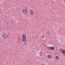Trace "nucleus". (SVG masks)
Returning <instances> with one entry per match:
<instances>
[{
    "label": "nucleus",
    "mask_w": 65,
    "mask_h": 65,
    "mask_svg": "<svg viewBox=\"0 0 65 65\" xmlns=\"http://www.w3.org/2000/svg\"><path fill=\"white\" fill-rule=\"evenodd\" d=\"M47 49H48L49 50H51V51H53V50H54L55 49V48H54V46H53V47H47Z\"/></svg>",
    "instance_id": "f257e3e1"
},
{
    "label": "nucleus",
    "mask_w": 65,
    "mask_h": 65,
    "mask_svg": "<svg viewBox=\"0 0 65 65\" xmlns=\"http://www.w3.org/2000/svg\"><path fill=\"white\" fill-rule=\"evenodd\" d=\"M3 37L4 39H6L7 37V35L6 34H4L3 35Z\"/></svg>",
    "instance_id": "f03ea898"
},
{
    "label": "nucleus",
    "mask_w": 65,
    "mask_h": 65,
    "mask_svg": "<svg viewBox=\"0 0 65 65\" xmlns=\"http://www.w3.org/2000/svg\"><path fill=\"white\" fill-rule=\"evenodd\" d=\"M28 12V11H27V10L26 9H23L22 10V12L24 14H26Z\"/></svg>",
    "instance_id": "7ed1b4c3"
},
{
    "label": "nucleus",
    "mask_w": 65,
    "mask_h": 65,
    "mask_svg": "<svg viewBox=\"0 0 65 65\" xmlns=\"http://www.w3.org/2000/svg\"><path fill=\"white\" fill-rule=\"evenodd\" d=\"M60 51L61 52V53L65 55V50H62L61 49H60Z\"/></svg>",
    "instance_id": "20e7f679"
},
{
    "label": "nucleus",
    "mask_w": 65,
    "mask_h": 65,
    "mask_svg": "<svg viewBox=\"0 0 65 65\" xmlns=\"http://www.w3.org/2000/svg\"><path fill=\"white\" fill-rule=\"evenodd\" d=\"M30 12V13L31 15H33V11H32V10H31Z\"/></svg>",
    "instance_id": "39448f33"
},
{
    "label": "nucleus",
    "mask_w": 65,
    "mask_h": 65,
    "mask_svg": "<svg viewBox=\"0 0 65 65\" xmlns=\"http://www.w3.org/2000/svg\"><path fill=\"white\" fill-rule=\"evenodd\" d=\"M22 40L24 42H25L26 41V38H23Z\"/></svg>",
    "instance_id": "423d86ee"
},
{
    "label": "nucleus",
    "mask_w": 65,
    "mask_h": 65,
    "mask_svg": "<svg viewBox=\"0 0 65 65\" xmlns=\"http://www.w3.org/2000/svg\"><path fill=\"white\" fill-rule=\"evenodd\" d=\"M26 36L25 35H23L22 36V37L23 38H25Z\"/></svg>",
    "instance_id": "0eeeda50"
},
{
    "label": "nucleus",
    "mask_w": 65,
    "mask_h": 65,
    "mask_svg": "<svg viewBox=\"0 0 65 65\" xmlns=\"http://www.w3.org/2000/svg\"><path fill=\"white\" fill-rule=\"evenodd\" d=\"M48 57L49 58H50L51 57V56L50 55H48Z\"/></svg>",
    "instance_id": "6e6552de"
},
{
    "label": "nucleus",
    "mask_w": 65,
    "mask_h": 65,
    "mask_svg": "<svg viewBox=\"0 0 65 65\" xmlns=\"http://www.w3.org/2000/svg\"><path fill=\"white\" fill-rule=\"evenodd\" d=\"M55 58H56V60H58V59L59 58L58 57V56H56L55 57Z\"/></svg>",
    "instance_id": "1a4fd4ad"
},
{
    "label": "nucleus",
    "mask_w": 65,
    "mask_h": 65,
    "mask_svg": "<svg viewBox=\"0 0 65 65\" xmlns=\"http://www.w3.org/2000/svg\"><path fill=\"white\" fill-rule=\"evenodd\" d=\"M24 45H26L27 44V42H24Z\"/></svg>",
    "instance_id": "9d476101"
},
{
    "label": "nucleus",
    "mask_w": 65,
    "mask_h": 65,
    "mask_svg": "<svg viewBox=\"0 0 65 65\" xmlns=\"http://www.w3.org/2000/svg\"><path fill=\"white\" fill-rule=\"evenodd\" d=\"M47 34H50V32L49 31H47Z\"/></svg>",
    "instance_id": "9b49d317"
},
{
    "label": "nucleus",
    "mask_w": 65,
    "mask_h": 65,
    "mask_svg": "<svg viewBox=\"0 0 65 65\" xmlns=\"http://www.w3.org/2000/svg\"><path fill=\"white\" fill-rule=\"evenodd\" d=\"M42 37L43 38H44V36H42Z\"/></svg>",
    "instance_id": "f8f14e48"
},
{
    "label": "nucleus",
    "mask_w": 65,
    "mask_h": 65,
    "mask_svg": "<svg viewBox=\"0 0 65 65\" xmlns=\"http://www.w3.org/2000/svg\"><path fill=\"white\" fill-rule=\"evenodd\" d=\"M38 49H37V51H38Z\"/></svg>",
    "instance_id": "ddd939ff"
}]
</instances>
